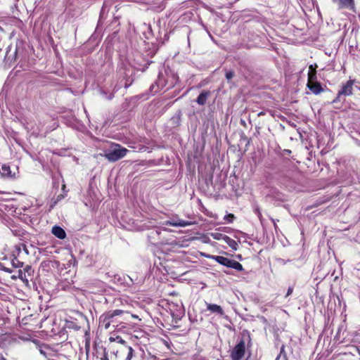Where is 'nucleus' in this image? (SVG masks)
<instances>
[{"label": "nucleus", "instance_id": "11", "mask_svg": "<svg viewBox=\"0 0 360 360\" xmlns=\"http://www.w3.org/2000/svg\"><path fill=\"white\" fill-rule=\"evenodd\" d=\"M165 86V79L159 77L154 84L150 86V91L153 92H158L160 89H162Z\"/></svg>", "mask_w": 360, "mask_h": 360}, {"label": "nucleus", "instance_id": "7", "mask_svg": "<svg viewBox=\"0 0 360 360\" xmlns=\"http://www.w3.org/2000/svg\"><path fill=\"white\" fill-rule=\"evenodd\" d=\"M182 112L178 110L169 120V124L172 127L176 128L181 124Z\"/></svg>", "mask_w": 360, "mask_h": 360}, {"label": "nucleus", "instance_id": "3", "mask_svg": "<svg viewBox=\"0 0 360 360\" xmlns=\"http://www.w3.org/2000/svg\"><path fill=\"white\" fill-rule=\"evenodd\" d=\"M123 313L124 311L121 309H115L113 311L105 312L100 316L99 323L104 327L105 329H108L111 323L114 321L113 319L117 316L122 314Z\"/></svg>", "mask_w": 360, "mask_h": 360}, {"label": "nucleus", "instance_id": "34", "mask_svg": "<svg viewBox=\"0 0 360 360\" xmlns=\"http://www.w3.org/2000/svg\"><path fill=\"white\" fill-rule=\"evenodd\" d=\"M131 83H132V81H130V82H127H127L124 83V87H125V88H128V87L131 84Z\"/></svg>", "mask_w": 360, "mask_h": 360}, {"label": "nucleus", "instance_id": "36", "mask_svg": "<svg viewBox=\"0 0 360 360\" xmlns=\"http://www.w3.org/2000/svg\"><path fill=\"white\" fill-rule=\"evenodd\" d=\"M264 115H265V112H263V111H262V112H259V113H258V116H259H259Z\"/></svg>", "mask_w": 360, "mask_h": 360}, {"label": "nucleus", "instance_id": "46", "mask_svg": "<svg viewBox=\"0 0 360 360\" xmlns=\"http://www.w3.org/2000/svg\"><path fill=\"white\" fill-rule=\"evenodd\" d=\"M0 30H1V27H0Z\"/></svg>", "mask_w": 360, "mask_h": 360}, {"label": "nucleus", "instance_id": "45", "mask_svg": "<svg viewBox=\"0 0 360 360\" xmlns=\"http://www.w3.org/2000/svg\"><path fill=\"white\" fill-rule=\"evenodd\" d=\"M200 166H198V171L200 172Z\"/></svg>", "mask_w": 360, "mask_h": 360}, {"label": "nucleus", "instance_id": "24", "mask_svg": "<svg viewBox=\"0 0 360 360\" xmlns=\"http://www.w3.org/2000/svg\"><path fill=\"white\" fill-rule=\"evenodd\" d=\"M235 218L236 217L233 214H228L225 215V217H224V219L228 223H232Z\"/></svg>", "mask_w": 360, "mask_h": 360}, {"label": "nucleus", "instance_id": "23", "mask_svg": "<svg viewBox=\"0 0 360 360\" xmlns=\"http://www.w3.org/2000/svg\"><path fill=\"white\" fill-rule=\"evenodd\" d=\"M67 327H68V328H73V329H75V330H79V329H80V328H81L79 326H77V325L75 322H73V321H68V322L67 323Z\"/></svg>", "mask_w": 360, "mask_h": 360}, {"label": "nucleus", "instance_id": "15", "mask_svg": "<svg viewBox=\"0 0 360 360\" xmlns=\"http://www.w3.org/2000/svg\"><path fill=\"white\" fill-rule=\"evenodd\" d=\"M224 241L226 244H228V245H229V246L231 248H232L233 250H237V248H238V243H237V242H236L235 240H233V239L231 238H230L229 236H226L225 239H224Z\"/></svg>", "mask_w": 360, "mask_h": 360}, {"label": "nucleus", "instance_id": "39", "mask_svg": "<svg viewBox=\"0 0 360 360\" xmlns=\"http://www.w3.org/2000/svg\"><path fill=\"white\" fill-rule=\"evenodd\" d=\"M101 92L103 95L106 96V93L104 91L101 90Z\"/></svg>", "mask_w": 360, "mask_h": 360}, {"label": "nucleus", "instance_id": "26", "mask_svg": "<svg viewBox=\"0 0 360 360\" xmlns=\"http://www.w3.org/2000/svg\"><path fill=\"white\" fill-rule=\"evenodd\" d=\"M317 67H318V65L316 63H315L314 65H310L309 66V72H316Z\"/></svg>", "mask_w": 360, "mask_h": 360}, {"label": "nucleus", "instance_id": "14", "mask_svg": "<svg viewBox=\"0 0 360 360\" xmlns=\"http://www.w3.org/2000/svg\"><path fill=\"white\" fill-rule=\"evenodd\" d=\"M39 352L42 355H44L45 357H46L47 359L51 358V356H52V354L53 353L52 349L49 346L45 345L40 347Z\"/></svg>", "mask_w": 360, "mask_h": 360}, {"label": "nucleus", "instance_id": "29", "mask_svg": "<svg viewBox=\"0 0 360 360\" xmlns=\"http://www.w3.org/2000/svg\"><path fill=\"white\" fill-rule=\"evenodd\" d=\"M101 360H109L108 352L106 351L105 348H104L103 349V356L101 358Z\"/></svg>", "mask_w": 360, "mask_h": 360}, {"label": "nucleus", "instance_id": "42", "mask_svg": "<svg viewBox=\"0 0 360 360\" xmlns=\"http://www.w3.org/2000/svg\"><path fill=\"white\" fill-rule=\"evenodd\" d=\"M132 317L137 319V318H138V316H136V315H132Z\"/></svg>", "mask_w": 360, "mask_h": 360}, {"label": "nucleus", "instance_id": "41", "mask_svg": "<svg viewBox=\"0 0 360 360\" xmlns=\"http://www.w3.org/2000/svg\"><path fill=\"white\" fill-rule=\"evenodd\" d=\"M193 116H195V117H197V115H196V114H195V112H193ZM191 117H192V115L191 116Z\"/></svg>", "mask_w": 360, "mask_h": 360}, {"label": "nucleus", "instance_id": "22", "mask_svg": "<svg viewBox=\"0 0 360 360\" xmlns=\"http://www.w3.org/2000/svg\"><path fill=\"white\" fill-rule=\"evenodd\" d=\"M134 356V350L130 346L128 347V353L125 360H131L133 356Z\"/></svg>", "mask_w": 360, "mask_h": 360}, {"label": "nucleus", "instance_id": "35", "mask_svg": "<svg viewBox=\"0 0 360 360\" xmlns=\"http://www.w3.org/2000/svg\"><path fill=\"white\" fill-rule=\"evenodd\" d=\"M114 97V94L113 93H111L108 97L107 98L109 99V100H111L112 98Z\"/></svg>", "mask_w": 360, "mask_h": 360}, {"label": "nucleus", "instance_id": "33", "mask_svg": "<svg viewBox=\"0 0 360 360\" xmlns=\"http://www.w3.org/2000/svg\"><path fill=\"white\" fill-rule=\"evenodd\" d=\"M203 238H204V243H208L209 237L207 236V235L204 234Z\"/></svg>", "mask_w": 360, "mask_h": 360}, {"label": "nucleus", "instance_id": "20", "mask_svg": "<svg viewBox=\"0 0 360 360\" xmlns=\"http://www.w3.org/2000/svg\"><path fill=\"white\" fill-rule=\"evenodd\" d=\"M317 82L316 72H308L307 82Z\"/></svg>", "mask_w": 360, "mask_h": 360}, {"label": "nucleus", "instance_id": "19", "mask_svg": "<svg viewBox=\"0 0 360 360\" xmlns=\"http://www.w3.org/2000/svg\"><path fill=\"white\" fill-rule=\"evenodd\" d=\"M285 345H283L281 347V349H280V354L278 355V356L276 357V360H280V359L281 357H283V360H286L287 359V355H286V353L285 352Z\"/></svg>", "mask_w": 360, "mask_h": 360}, {"label": "nucleus", "instance_id": "5", "mask_svg": "<svg viewBox=\"0 0 360 360\" xmlns=\"http://www.w3.org/2000/svg\"><path fill=\"white\" fill-rule=\"evenodd\" d=\"M354 84V80L349 79L343 84L342 89L338 91L337 96L333 101V103H338L340 101L342 96H348L352 95Z\"/></svg>", "mask_w": 360, "mask_h": 360}, {"label": "nucleus", "instance_id": "17", "mask_svg": "<svg viewBox=\"0 0 360 360\" xmlns=\"http://www.w3.org/2000/svg\"><path fill=\"white\" fill-rule=\"evenodd\" d=\"M17 273H18V275L17 276H13L12 278L15 279L16 278H19L22 281H24V280L27 281V278H26L25 272L23 270L19 269Z\"/></svg>", "mask_w": 360, "mask_h": 360}, {"label": "nucleus", "instance_id": "1", "mask_svg": "<svg viewBox=\"0 0 360 360\" xmlns=\"http://www.w3.org/2000/svg\"><path fill=\"white\" fill-rule=\"evenodd\" d=\"M127 151L125 148L115 144L110 149L105 150L103 156L110 162H116L124 157Z\"/></svg>", "mask_w": 360, "mask_h": 360}, {"label": "nucleus", "instance_id": "16", "mask_svg": "<svg viewBox=\"0 0 360 360\" xmlns=\"http://www.w3.org/2000/svg\"><path fill=\"white\" fill-rule=\"evenodd\" d=\"M210 236L215 240H224L225 239V237L226 235L225 234H223L221 233H219V232H213V233H210Z\"/></svg>", "mask_w": 360, "mask_h": 360}, {"label": "nucleus", "instance_id": "2", "mask_svg": "<svg viewBox=\"0 0 360 360\" xmlns=\"http://www.w3.org/2000/svg\"><path fill=\"white\" fill-rule=\"evenodd\" d=\"M204 257L212 258L219 264L238 271L244 270L243 265L234 259H231L223 256H211L205 253H204Z\"/></svg>", "mask_w": 360, "mask_h": 360}, {"label": "nucleus", "instance_id": "44", "mask_svg": "<svg viewBox=\"0 0 360 360\" xmlns=\"http://www.w3.org/2000/svg\"><path fill=\"white\" fill-rule=\"evenodd\" d=\"M47 360H56V359H51V358H48Z\"/></svg>", "mask_w": 360, "mask_h": 360}, {"label": "nucleus", "instance_id": "27", "mask_svg": "<svg viewBox=\"0 0 360 360\" xmlns=\"http://www.w3.org/2000/svg\"><path fill=\"white\" fill-rule=\"evenodd\" d=\"M199 105H202V91H201L195 101Z\"/></svg>", "mask_w": 360, "mask_h": 360}, {"label": "nucleus", "instance_id": "43", "mask_svg": "<svg viewBox=\"0 0 360 360\" xmlns=\"http://www.w3.org/2000/svg\"><path fill=\"white\" fill-rule=\"evenodd\" d=\"M12 20H13V21H16V20H17V19H16V18H12Z\"/></svg>", "mask_w": 360, "mask_h": 360}, {"label": "nucleus", "instance_id": "4", "mask_svg": "<svg viewBox=\"0 0 360 360\" xmlns=\"http://www.w3.org/2000/svg\"><path fill=\"white\" fill-rule=\"evenodd\" d=\"M245 354V342L241 339L238 344L233 348L230 356L232 360H240Z\"/></svg>", "mask_w": 360, "mask_h": 360}, {"label": "nucleus", "instance_id": "40", "mask_svg": "<svg viewBox=\"0 0 360 360\" xmlns=\"http://www.w3.org/2000/svg\"><path fill=\"white\" fill-rule=\"evenodd\" d=\"M204 214H207V210L204 208L203 211Z\"/></svg>", "mask_w": 360, "mask_h": 360}, {"label": "nucleus", "instance_id": "10", "mask_svg": "<svg viewBox=\"0 0 360 360\" xmlns=\"http://www.w3.org/2000/svg\"><path fill=\"white\" fill-rule=\"evenodd\" d=\"M51 232L56 237L59 239H64L66 237L65 231L59 226H53Z\"/></svg>", "mask_w": 360, "mask_h": 360}, {"label": "nucleus", "instance_id": "6", "mask_svg": "<svg viewBox=\"0 0 360 360\" xmlns=\"http://www.w3.org/2000/svg\"><path fill=\"white\" fill-rule=\"evenodd\" d=\"M332 1L337 5L338 8L340 10L347 8L349 11H355L354 0H332Z\"/></svg>", "mask_w": 360, "mask_h": 360}, {"label": "nucleus", "instance_id": "30", "mask_svg": "<svg viewBox=\"0 0 360 360\" xmlns=\"http://www.w3.org/2000/svg\"><path fill=\"white\" fill-rule=\"evenodd\" d=\"M293 292V287H289L285 295V297L290 296Z\"/></svg>", "mask_w": 360, "mask_h": 360}, {"label": "nucleus", "instance_id": "21", "mask_svg": "<svg viewBox=\"0 0 360 360\" xmlns=\"http://www.w3.org/2000/svg\"><path fill=\"white\" fill-rule=\"evenodd\" d=\"M12 266L14 268H20L23 266V262L19 261L16 257L12 260Z\"/></svg>", "mask_w": 360, "mask_h": 360}, {"label": "nucleus", "instance_id": "9", "mask_svg": "<svg viewBox=\"0 0 360 360\" xmlns=\"http://www.w3.org/2000/svg\"><path fill=\"white\" fill-rule=\"evenodd\" d=\"M165 224L172 226L185 227L186 226L191 224V223L188 221L181 220V219H179V220L172 219V220L167 221L165 222Z\"/></svg>", "mask_w": 360, "mask_h": 360}, {"label": "nucleus", "instance_id": "28", "mask_svg": "<svg viewBox=\"0 0 360 360\" xmlns=\"http://www.w3.org/2000/svg\"><path fill=\"white\" fill-rule=\"evenodd\" d=\"M234 76V72L233 71H229L226 73V77L228 80H230L232 79Z\"/></svg>", "mask_w": 360, "mask_h": 360}, {"label": "nucleus", "instance_id": "25", "mask_svg": "<svg viewBox=\"0 0 360 360\" xmlns=\"http://www.w3.org/2000/svg\"><path fill=\"white\" fill-rule=\"evenodd\" d=\"M23 271L25 272V274L27 273L29 276H30L34 272V270L32 269V266L30 265H27L24 268Z\"/></svg>", "mask_w": 360, "mask_h": 360}, {"label": "nucleus", "instance_id": "31", "mask_svg": "<svg viewBox=\"0 0 360 360\" xmlns=\"http://www.w3.org/2000/svg\"><path fill=\"white\" fill-rule=\"evenodd\" d=\"M63 198H64L63 195H62V194L58 195L56 198V201L54 202V204H56L57 202L61 200Z\"/></svg>", "mask_w": 360, "mask_h": 360}, {"label": "nucleus", "instance_id": "37", "mask_svg": "<svg viewBox=\"0 0 360 360\" xmlns=\"http://www.w3.org/2000/svg\"><path fill=\"white\" fill-rule=\"evenodd\" d=\"M207 96V94L204 92V96H203L204 101H205Z\"/></svg>", "mask_w": 360, "mask_h": 360}, {"label": "nucleus", "instance_id": "12", "mask_svg": "<svg viewBox=\"0 0 360 360\" xmlns=\"http://www.w3.org/2000/svg\"><path fill=\"white\" fill-rule=\"evenodd\" d=\"M207 310L217 315L222 316L224 314L221 307L215 304H207Z\"/></svg>", "mask_w": 360, "mask_h": 360}, {"label": "nucleus", "instance_id": "38", "mask_svg": "<svg viewBox=\"0 0 360 360\" xmlns=\"http://www.w3.org/2000/svg\"><path fill=\"white\" fill-rule=\"evenodd\" d=\"M65 184H63V186H62V190H63L64 192L65 191Z\"/></svg>", "mask_w": 360, "mask_h": 360}, {"label": "nucleus", "instance_id": "8", "mask_svg": "<svg viewBox=\"0 0 360 360\" xmlns=\"http://www.w3.org/2000/svg\"><path fill=\"white\" fill-rule=\"evenodd\" d=\"M307 88L314 94L317 95L323 91V89L320 82H307Z\"/></svg>", "mask_w": 360, "mask_h": 360}, {"label": "nucleus", "instance_id": "18", "mask_svg": "<svg viewBox=\"0 0 360 360\" xmlns=\"http://www.w3.org/2000/svg\"><path fill=\"white\" fill-rule=\"evenodd\" d=\"M109 340L110 342H117L118 343H120L122 345H125L126 344V341L124 340H123L120 336L119 335H117L116 337H110L109 338Z\"/></svg>", "mask_w": 360, "mask_h": 360}, {"label": "nucleus", "instance_id": "13", "mask_svg": "<svg viewBox=\"0 0 360 360\" xmlns=\"http://www.w3.org/2000/svg\"><path fill=\"white\" fill-rule=\"evenodd\" d=\"M1 178L12 179L15 176V174H12L10 167L7 165H3L1 167Z\"/></svg>", "mask_w": 360, "mask_h": 360}, {"label": "nucleus", "instance_id": "32", "mask_svg": "<svg viewBox=\"0 0 360 360\" xmlns=\"http://www.w3.org/2000/svg\"><path fill=\"white\" fill-rule=\"evenodd\" d=\"M1 270L5 271V272H8V273H11V271H12L11 269L7 268L6 266H2L1 267Z\"/></svg>", "mask_w": 360, "mask_h": 360}]
</instances>
